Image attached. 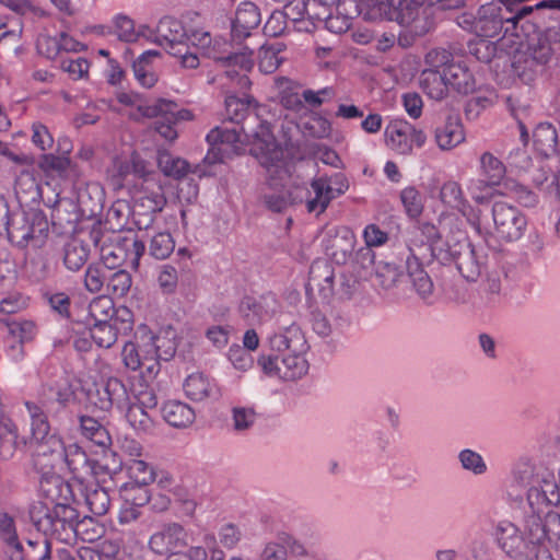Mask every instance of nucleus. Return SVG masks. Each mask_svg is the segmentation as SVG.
I'll use <instances>...</instances> for the list:
<instances>
[{"label": "nucleus", "instance_id": "obj_25", "mask_svg": "<svg viewBox=\"0 0 560 560\" xmlns=\"http://www.w3.org/2000/svg\"><path fill=\"white\" fill-rule=\"evenodd\" d=\"M90 244L79 237L68 238L61 252V259L65 268L70 272L80 271L90 257Z\"/></svg>", "mask_w": 560, "mask_h": 560}, {"label": "nucleus", "instance_id": "obj_46", "mask_svg": "<svg viewBox=\"0 0 560 560\" xmlns=\"http://www.w3.org/2000/svg\"><path fill=\"white\" fill-rule=\"evenodd\" d=\"M26 442L19 440L15 425L10 419H7L0 425V454L13 455L15 452H24Z\"/></svg>", "mask_w": 560, "mask_h": 560}, {"label": "nucleus", "instance_id": "obj_52", "mask_svg": "<svg viewBox=\"0 0 560 560\" xmlns=\"http://www.w3.org/2000/svg\"><path fill=\"white\" fill-rule=\"evenodd\" d=\"M91 338L98 347L110 348L118 339L119 334L107 323L106 318H97L90 328Z\"/></svg>", "mask_w": 560, "mask_h": 560}, {"label": "nucleus", "instance_id": "obj_27", "mask_svg": "<svg viewBox=\"0 0 560 560\" xmlns=\"http://www.w3.org/2000/svg\"><path fill=\"white\" fill-rule=\"evenodd\" d=\"M405 27L398 35V44L402 48H408L413 45L417 38H420L430 33L434 26L435 21L432 18L430 9L422 10L421 18L416 19L411 23L402 25Z\"/></svg>", "mask_w": 560, "mask_h": 560}, {"label": "nucleus", "instance_id": "obj_5", "mask_svg": "<svg viewBox=\"0 0 560 560\" xmlns=\"http://www.w3.org/2000/svg\"><path fill=\"white\" fill-rule=\"evenodd\" d=\"M49 236V222L46 214L36 209L13 212L8 238L19 248H43Z\"/></svg>", "mask_w": 560, "mask_h": 560}, {"label": "nucleus", "instance_id": "obj_43", "mask_svg": "<svg viewBox=\"0 0 560 560\" xmlns=\"http://www.w3.org/2000/svg\"><path fill=\"white\" fill-rule=\"evenodd\" d=\"M159 55L156 50H148L132 63L135 77L144 88H152L158 81L155 73L151 70V60Z\"/></svg>", "mask_w": 560, "mask_h": 560}, {"label": "nucleus", "instance_id": "obj_30", "mask_svg": "<svg viewBox=\"0 0 560 560\" xmlns=\"http://www.w3.org/2000/svg\"><path fill=\"white\" fill-rule=\"evenodd\" d=\"M545 24V20L539 23L537 31H534L528 36H521L520 38L527 39V49L524 51L527 56H529L534 61L538 63V67H542L544 69L551 60L553 55V49L550 45L548 37H541L540 31Z\"/></svg>", "mask_w": 560, "mask_h": 560}, {"label": "nucleus", "instance_id": "obj_21", "mask_svg": "<svg viewBox=\"0 0 560 560\" xmlns=\"http://www.w3.org/2000/svg\"><path fill=\"white\" fill-rule=\"evenodd\" d=\"M335 272L332 267L326 261H315L311 265L308 271V280L306 283V292H317L324 301L335 293Z\"/></svg>", "mask_w": 560, "mask_h": 560}, {"label": "nucleus", "instance_id": "obj_28", "mask_svg": "<svg viewBox=\"0 0 560 560\" xmlns=\"http://www.w3.org/2000/svg\"><path fill=\"white\" fill-rule=\"evenodd\" d=\"M40 170L52 178L73 179L78 176V168L67 156L43 154L38 162Z\"/></svg>", "mask_w": 560, "mask_h": 560}, {"label": "nucleus", "instance_id": "obj_58", "mask_svg": "<svg viewBox=\"0 0 560 560\" xmlns=\"http://www.w3.org/2000/svg\"><path fill=\"white\" fill-rule=\"evenodd\" d=\"M75 541L94 542L104 534V528L91 517L78 520L75 527Z\"/></svg>", "mask_w": 560, "mask_h": 560}, {"label": "nucleus", "instance_id": "obj_26", "mask_svg": "<svg viewBox=\"0 0 560 560\" xmlns=\"http://www.w3.org/2000/svg\"><path fill=\"white\" fill-rule=\"evenodd\" d=\"M479 172L482 177L478 180L479 187L492 188L502 183L506 167L493 153L485 151L479 158Z\"/></svg>", "mask_w": 560, "mask_h": 560}, {"label": "nucleus", "instance_id": "obj_23", "mask_svg": "<svg viewBox=\"0 0 560 560\" xmlns=\"http://www.w3.org/2000/svg\"><path fill=\"white\" fill-rule=\"evenodd\" d=\"M79 223V214L75 206L71 202L58 201L51 212V231L58 236H66L68 238L74 237Z\"/></svg>", "mask_w": 560, "mask_h": 560}, {"label": "nucleus", "instance_id": "obj_40", "mask_svg": "<svg viewBox=\"0 0 560 560\" xmlns=\"http://www.w3.org/2000/svg\"><path fill=\"white\" fill-rule=\"evenodd\" d=\"M284 49L285 45L280 42L261 45L258 52L259 70L264 73L275 72L284 60L281 56Z\"/></svg>", "mask_w": 560, "mask_h": 560}, {"label": "nucleus", "instance_id": "obj_20", "mask_svg": "<svg viewBox=\"0 0 560 560\" xmlns=\"http://www.w3.org/2000/svg\"><path fill=\"white\" fill-rule=\"evenodd\" d=\"M441 201L467 217L468 222L479 230V210H475L464 196L460 185L455 180L445 182L440 189Z\"/></svg>", "mask_w": 560, "mask_h": 560}, {"label": "nucleus", "instance_id": "obj_18", "mask_svg": "<svg viewBox=\"0 0 560 560\" xmlns=\"http://www.w3.org/2000/svg\"><path fill=\"white\" fill-rule=\"evenodd\" d=\"M158 45L164 47L168 54H182L187 31L182 22L172 16L162 18L156 27Z\"/></svg>", "mask_w": 560, "mask_h": 560}, {"label": "nucleus", "instance_id": "obj_37", "mask_svg": "<svg viewBox=\"0 0 560 560\" xmlns=\"http://www.w3.org/2000/svg\"><path fill=\"white\" fill-rule=\"evenodd\" d=\"M303 16L302 10L296 8H290V5H284L283 11L275 10L266 24L264 25V33L267 36L278 37L283 34L288 26V20L292 22L298 21Z\"/></svg>", "mask_w": 560, "mask_h": 560}, {"label": "nucleus", "instance_id": "obj_45", "mask_svg": "<svg viewBox=\"0 0 560 560\" xmlns=\"http://www.w3.org/2000/svg\"><path fill=\"white\" fill-rule=\"evenodd\" d=\"M512 67L514 74L525 84L533 83L545 71L542 67H538V63L525 52L517 54L514 57Z\"/></svg>", "mask_w": 560, "mask_h": 560}, {"label": "nucleus", "instance_id": "obj_63", "mask_svg": "<svg viewBox=\"0 0 560 560\" xmlns=\"http://www.w3.org/2000/svg\"><path fill=\"white\" fill-rule=\"evenodd\" d=\"M504 186L509 194L523 207L533 208L538 203V196L526 186L515 180H506Z\"/></svg>", "mask_w": 560, "mask_h": 560}, {"label": "nucleus", "instance_id": "obj_22", "mask_svg": "<svg viewBox=\"0 0 560 560\" xmlns=\"http://www.w3.org/2000/svg\"><path fill=\"white\" fill-rule=\"evenodd\" d=\"M499 547L511 558L518 559L528 550L525 539L518 528L509 521H501L495 528Z\"/></svg>", "mask_w": 560, "mask_h": 560}, {"label": "nucleus", "instance_id": "obj_1", "mask_svg": "<svg viewBox=\"0 0 560 560\" xmlns=\"http://www.w3.org/2000/svg\"><path fill=\"white\" fill-rule=\"evenodd\" d=\"M546 20L538 0H497L481 5L475 21V33L492 38L511 35L528 36Z\"/></svg>", "mask_w": 560, "mask_h": 560}, {"label": "nucleus", "instance_id": "obj_53", "mask_svg": "<svg viewBox=\"0 0 560 560\" xmlns=\"http://www.w3.org/2000/svg\"><path fill=\"white\" fill-rule=\"evenodd\" d=\"M0 329L7 331L10 339L26 342L34 338L36 326L31 320H12L0 323Z\"/></svg>", "mask_w": 560, "mask_h": 560}, {"label": "nucleus", "instance_id": "obj_24", "mask_svg": "<svg viewBox=\"0 0 560 560\" xmlns=\"http://www.w3.org/2000/svg\"><path fill=\"white\" fill-rule=\"evenodd\" d=\"M270 347L280 353H306L308 345L301 328L292 324L283 329L282 332L275 334L270 338Z\"/></svg>", "mask_w": 560, "mask_h": 560}, {"label": "nucleus", "instance_id": "obj_35", "mask_svg": "<svg viewBox=\"0 0 560 560\" xmlns=\"http://www.w3.org/2000/svg\"><path fill=\"white\" fill-rule=\"evenodd\" d=\"M158 166L165 176L172 177L174 179H182L189 172L197 174L199 177L203 175V173L199 170V166L190 171V165L186 160L179 156H174L166 150H161L158 152Z\"/></svg>", "mask_w": 560, "mask_h": 560}, {"label": "nucleus", "instance_id": "obj_56", "mask_svg": "<svg viewBox=\"0 0 560 560\" xmlns=\"http://www.w3.org/2000/svg\"><path fill=\"white\" fill-rule=\"evenodd\" d=\"M127 250L126 245L120 243L101 245L102 265L109 270L120 267L126 261Z\"/></svg>", "mask_w": 560, "mask_h": 560}, {"label": "nucleus", "instance_id": "obj_54", "mask_svg": "<svg viewBox=\"0 0 560 560\" xmlns=\"http://www.w3.org/2000/svg\"><path fill=\"white\" fill-rule=\"evenodd\" d=\"M40 488L52 501L58 500L62 497L65 500L68 499L63 491L70 493V487L63 482V479L58 472L48 474L45 472L40 479Z\"/></svg>", "mask_w": 560, "mask_h": 560}, {"label": "nucleus", "instance_id": "obj_33", "mask_svg": "<svg viewBox=\"0 0 560 560\" xmlns=\"http://www.w3.org/2000/svg\"><path fill=\"white\" fill-rule=\"evenodd\" d=\"M535 150L542 156L549 158L559 151V135L550 122H540L533 131Z\"/></svg>", "mask_w": 560, "mask_h": 560}, {"label": "nucleus", "instance_id": "obj_62", "mask_svg": "<svg viewBox=\"0 0 560 560\" xmlns=\"http://www.w3.org/2000/svg\"><path fill=\"white\" fill-rule=\"evenodd\" d=\"M85 502L92 513L104 515L110 506V498L104 488H94L88 490Z\"/></svg>", "mask_w": 560, "mask_h": 560}, {"label": "nucleus", "instance_id": "obj_36", "mask_svg": "<svg viewBox=\"0 0 560 560\" xmlns=\"http://www.w3.org/2000/svg\"><path fill=\"white\" fill-rule=\"evenodd\" d=\"M161 413L163 419L175 428H186L190 425L196 418L194 409L178 400L165 402L161 409Z\"/></svg>", "mask_w": 560, "mask_h": 560}, {"label": "nucleus", "instance_id": "obj_49", "mask_svg": "<svg viewBox=\"0 0 560 560\" xmlns=\"http://www.w3.org/2000/svg\"><path fill=\"white\" fill-rule=\"evenodd\" d=\"M175 249V241L170 232H158L150 237L148 252L155 259H166Z\"/></svg>", "mask_w": 560, "mask_h": 560}, {"label": "nucleus", "instance_id": "obj_3", "mask_svg": "<svg viewBox=\"0 0 560 560\" xmlns=\"http://www.w3.org/2000/svg\"><path fill=\"white\" fill-rule=\"evenodd\" d=\"M432 257L441 264L454 262L467 281H476L486 264V255L469 241L465 231L450 229L444 243L432 246Z\"/></svg>", "mask_w": 560, "mask_h": 560}, {"label": "nucleus", "instance_id": "obj_47", "mask_svg": "<svg viewBox=\"0 0 560 560\" xmlns=\"http://www.w3.org/2000/svg\"><path fill=\"white\" fill-rule=\"evenodd\" d=\"M177 332L172 326L160 329L159 334H154V340L158 348V358L163 361H170L176 353Z\"/></svg>", "mask_w": 560, "mask_h": 560}, {"label": "nucleus", "instance_id": "obj_11", "mask_svg": "<svg viewBox=\"0 0 560 560\" xmlns=\"http://www.w3.org/2000/svg\"><path fill=\"white\" fill-rule=\"evenodd\" d=\"M491 212L498 237L506 242H514L522 237L527 226V219L516 207L497 201Z\"/></svg>", "mask_w": 560, "mask_h": 560}, {"label": "nucleus", "instance_id": "obj_41", "mask_svg": "<svg viewBox=\"0 0 560 560\" xmlns=\"http://www.w3.org/2000/svg\"><path fill=\"white\" fill-rule=\"evenodd\" d=\"M105 390V396L101 400V410L107 411L114 404L122 406L128 401V392L125 384L117 377H108L101 383Z\"/></svg>", "mask_w": 560, "mask_h": 560}, {"label": "nucleus", "instance_id": "obj_48", "mask_svg": "<svg viewBox=\"0 0 560 560\" xmlns=\"http://www.w3.org/2000/svg\"><path fill=\"white\" fill-rule=\"evenodd\" d=\"M125 466L127 476L136 485H149L159 476L148 463L139 458H131Z\"/></svg>", "mask_w": 560, "mask_h": 560}, {"label": "nucleus", "instance_id": "obj_60", "mask_svg": "<svg viewBox=\"0 0 560 560\" xmlns=\"http://www.w3.org/2000/svg\"><path fill=\"white\" fill-rule=\"evenodd\" d=\"M148 485L127 483L120 490L124 502L133 506L142 508L150 502Z\"/></svg>", "mask_w": 560, "mask_h": 560}, {"label": "nucleus", "instance_id": "obj_32", "mask_svg": "<svg viewBox=\"0 0 560 560\" xmlns=\"http://www.w3.org/2000/svg\"><path fill=\"white\" fill-rule=\"evenodd\" d=\"M447 85L460 94L472 93L476 81L465 62H452L444 68Z\"/></svg>", "mask_w": 560, "mask_h": 560}, {"label": "nucleus", "instance_id": "obj_15", "mask_svg": "<svg viewBox=\"0 0 560 560\" xmlns=\"http://www.w3.org/2000/svg\"><path fill=\"white\" fill-rule=\"evenodd\" d=\"M188 534L183 525L176 522L163 524L149 539V548L156 555L176 553L188 545Z\"/></svg>", "mask_w": 560, "mask_h": 560}, {"label": "nucleus", "instance_id": "obj_51", "mask_svg": "<svg viewBox=\"0 0 560 560\" xmlns=\"http://www.w3.org/2000/svg\"><path fill=\"white\" fill-rule=\"evenodd\" d=\"M349 268H351L354 272L358 273V277H363L368 279L375 269V254L372 248L369 246H363L359 248L354 255Z\"/></svg>", "mask_w": 560, "mask_h": 560}, {"label": "nucleus", "instance_id": "obj_9", "mask_svg": "<svg viewBox=\"0 0 560 560\" xmlns=\"http://www.w3.org/2000/svg\"><path fill=\"white\" fill-rule=\"evenodd\" d=\"M207 140L209 142H220L231 144L235 151H238L241 147L238 144L249 143L254 144L252 151L254 154L258 155L259 153L266 160L270 156L271 160L278 159L282 155L281 150L278 149V145L270 135V138L260 137L259 139H255L254 137L246 138L244 132L241 130V125H235L232 128L229 127H215L213 128L207 136Z\"/></svg>", "mask_w": 560, "mask_h": 560}, {"label": "nucleus", "instance_id": "obj_14", "mask_svg": "<svg viewBox=\"0 0 560 560\" xmlns=\"http://www.w3.org/2000/svg\"><path fill=\"white\" fill-rule=\"evenodd\" d=\"M322 246L332 261L345 265L353 255L355 236L347 226H329L324 231Z\"/></svg>", "mask_w": 560, "mask_h": 560}, {"label": "nucleus", "instance_id": "obj_39", "mask_svg": "<svg viewBox=\"0 0 560 560\" xmlns=\"http://www.w3.org/2000/svg\"><path fill=\"white\" fill-rule=\"evenodd\" d=\"M184 390L188 398L201 401L217 394L215 386L201 373L189 375L184 383Z\"/></svg>", "mask_w": 560, "mask_h": 560}, {"label": "nucleus", "instance_id": "obj_4", "mask_svg": "<svg viewBox=\"0 0 560 560\" xmlns=\"http://www.w3.org/2000/svg\"><path fill=\"white\" fill-rule=\"evenodd\" d=\"M31 520L38 532L57 540L71 545L75 542V524L79 514L77 510L63 502H57L52 508L42 503L31 510Z\"/></svg>", "mask_w": 560, "mask_h": 560}, {"label": "nucleus", "instance_id": "obj_29", "mask_svg": "<svg viewBox=\"0 0 560 560\" xmlns=\"http://www.w3.org/2000/svg\"><path fill=\"white\" fill-rule=\"evenodd\" d=\"M410 135H412V125L402 119L392 120L385 130L387 144L400 154L411 152Z\"/></svg>", "mask_w": 560, "mask_h": 560}, {"label": "nucleus", "instance_id": "obj_44", "mask_svg": "<svg viewBox=\"0 0 560 560\" xmlns=\"http://www.w3.org/2000/svg\"><path fill=\"white\" fill-rule=\"evenodd\" d=\"M104 192L97 184H88L80 188L78 192V202L82 211H88L90 215L96 214L103 208Z\"/></svg>", "mask_w": 560, "mask_h": 560}, {"label": "nucleus", "instance_id": "obj_10", "mask_svg": "<svg viewBox=\"0 0 560 560\" xmlns=\"http://www.w3.org/2000/svg\"><path fill=\"white\" fill-rule=\"evenodd\" d=\"M261 164L267 168V183L270 188L276 189L278 186L284 185L288 171L282 165L281 155L273 160L268 156ZM262 201L270 211L283 212L290 205L295 202V199L292 198V194L289 190L282 189L265 192L262 195Z\"/></svg>", "mask_w": 560, "mask_h": 560}, {"label": "nucleus", "instance_id": "obj_50", "mask_svg": "<svg viewBox=\"0 0 560 560\" xmlns=\"http://www.w3.org/2000/svg\"><path fill=\"white\" fill-rule=\"evenodd\" d=\"M132 285V277L130 272L125 269L116 271L109 270L107 273L106 288L107 291L115 298H124L130 291Z\"/></svg>", "mask_w": 560, "mask_h": 560}, {"label": "nucleus", "instance_id": "obj_19", "mask_svg": "<svg viewBox=\"0 0 560 560\" xmlns=\"http://www.w3.org/2000/svg\"><path fill=\"white\" fill-rule=\"evenodd\" d=\"M406 257L407 275L410 279L412 288L423 301H428L434 291L431 277L423 268L422 257L416 253L413 247L408 246Z\"/></svg>", "mask_w": 560, "mask_h": 560}, {"label": "nucleus", "instance_id": "obj_38", "mask_svg": "<svg viewBox=\"0 0 560 560\" xmlns=\"http://www.w3.org/2000/svg\"><path fill=\"white\" fill-rule=\"evenodd\" d=\"M420 83L423 91L433 100L440 101L446 96L447 82L445 70L425 69L420 77Z\"/></svg>", "mask_w": 560, "mask_h": 560}, {"label": "nucleus", "instance_id": "obj_57", "mask_svg": "<svg viewBox=\"0 0 560 560\" xmlns=\"http://www.w3.org/2000/svg\"><path fill=\"white\" fill-rule=\"evenodd\" d=\"M108 269L102 264H91L84 275V287L91 293L100 292L106 284Z\"/></svg>", "mask_w": 560, "mask_h": 560}, {"label": "nucleus", "instance_id": "obj_12", "mask_svg": "<svg viewBox=\"0 0 560 560\" xmlns=\"http://www.w3.org/2000/svg\"><path fill=\"white\" fill-rule=\"evenodd\" d=\"M203 54L221 68L240 67V70L247 72L254 66L253 48L245 45L236 50L231 43L221 38L211 40Z\"/></svg>", "mask_w": 560, "mask_h": 560}, {"label": "nucleus", "instance_id": "obj_34", "mask_svg": "<svg viewBox=\"0 0 560 560\" xmlns=\"http://www.w3.org/2000/svg\"><path fill=\"white\" fill-rule=\"evenodd\" d=\"M464 140V129L458 116H448L445 122L435 129V141L442 150H451Z\"/></svg>", "mask_w": 560, "mask_h": 560}, {"label": "nucleus", "instance_id": "obj_16", "mask_svg": "<svg viewBox=\"0 0 560 560\" xmlns=\"http://www.w3.org/2000/svg\"><path fill=\"white\" fill-rule=\"evenodd\" d=\"M0 544L7 560H25V549L18 532L16 518L0 510Z\"/></svg>", "mask_w": 560, "mask_h": 560}, {"label": "nucleus", "instance_id": "obj_13", "mask_svg": "<svg viewBox=\"0 0 560 560\" xmlns=\"http://www.w3.org/2000/svg\"><path fill=\"white\" fill-rule=\"evenodd\" d=\"M311 186L314 190V197H307L306 209L317 215L323 213L330 201L345 194L349 188V183L345 174L338 173L331 177H319L313 179Z\"/></svg>", "mask_w": 560, "mask_h": 560}, {"label": "nucleus", "instance_id": "obj_31", "mask_svg": "<svg viewBox=\"0 0 560 560\" xmlns=\"http://www.w3.org/2000/svg\"><path fill=\"white\" fill-rule=\"evenodd\" d=\"M138 110L144 117H158L159 114L167 115L168 119H173L176 124L192 118L190 110L178 108L175 102L164 98L156 100L152 104L139 105Z\"/></svg>", "mask_w": 560, "mask_h": 560}, {"label": "nucleus", "instance_id": "obj_55", "mask_svg": "<svg viewBox=\"0 0 560 560\" xmlns=\"http://www.w3.org/2000/svg\"><path fill=\"white\" fill-rule=\"evenodd\" d=\"M25 407L32 420L31 427L33 436L36 440H43L50 430L46 413L43 411L42 407L35 402L26 401Z\"/></svg>", "mask_w": 560, "mask_h": 560}, {"label": "nucleus", "instance_id": "obj_42", "mask_svg": "<svg viewBox=\"0 0 560 560\" xmlns=\"http://www.w3.org/2000/svg\"><path fill=\"white\" fill-rule=\"evenodd\" d=\"M305 353H280L281 377L285 380H295L307 372L308 363L304 358Z\"/></svg>", "mask_w": 560, "mask_h": 560}, {"label": "nucleus", "instance_id": "obj_17", "mask_svg": "<svg viewBox=\"0 0 560 560\" xmlns=\"http://www.w3.org/2000/svg\"><path fill=\"white\" fill-rule=\"evenodd\" d=\"M261 22V15L258 7L254 2H242L231 24L232 42L242 45V43L252 36Z\"/></svg>", "mask_w": 560, "mask_h": 560}, {"label": "nucleus", "instance_id": "obj_59", "mask_svg": "<svg viewBox=\"0 0 560 560\" xmlns=\"http://www.w3.org/2000/svg\"><path fill=\"white\" fill-rule=\"evenodd\" d=\"M156 282L163 294H174L178 287V272L170 264L160 266L156 270Z\"/></svg>", "mask_w": 560, "mask_h": 560}, {"label": "nucleus", "instance_id": "obj_6", "mask_svg": "<svg viewBox=\"0 0 560 560\" xmlns=\"http://www.w3.org/2000/svg\"><path fill=\"white\" fill-rule=\"evenodd\" d=\"M253 103L254 98L248 95L244 98L228 95L224 102L226 118L237 126L241 125V130L246 138H270V125L258 119L256 106H253Z\"/></svg>", "mask_w": 560, "mask_h": 560}, {"label": "nucleus", "instance_id": "obj_7", "mask_svg": "<svg viewBox=\"0 0 560 560\" xmlns=\"http://www.w3.org/2000/svg\"><path fill=\"white\" fill-rule=\"evenodd\" d=\"M59 468H68L80 482L90 478L105 482L122 470L121 457H61Z\"/></svg>", "mask_w": 560, "mask_h": 560}, {"label": "nucleus", "instance_id": "obj_2", "mask_svg": "<svg viewBox=\"0 0 560 560\" xmlns=\"http://www.w3.org/2000/svg\"><path fill=\"white\" fill-rule=\"evenodd\" d=\"M515 477L528 486L527 501L534 515L527 522L529 546H544L547 530L541 523V515L560 502V493L552 470L544 465L524 460L515 470Z\"/></svg>", "mask_w": 560, "mask_h": 560}, {"label": "nucleus", "instance_id": "obj_8", "mask_svg": "<svg viewBox=\"0 0 560 560\" xmlns=\"http://www.w3.org/2000/svg\"><path fill=\"white\" fill-rule=\"evenodd\" d=\"M368 11L364 12V20L395 21L399 25L411 23L421 18L423 7L422 0H368Z\"/></svg>", "mask_w": 560, "mask_h": 560}, {"label": "nucleus", "instance_id": "obj_64", "mask_svg": "<svg viewBox=\"0 0 560 560\" xmlns=\"http://www.w3.org/2000/svg\"><path fill=\"white\" fill-rule=\"evenodd\" d=\"M376 283L383 289L393 288L401 276L394 264L378 262L374 269Z\"/></svg>", "mask_w": 560, "mask_h": 560}, {"label": "nucleus", "instance_id": "obj_61", "mask_svg": "<svg viewBox=\"0 0 560 560\" xmlns=\"http://www.w3.org/2000/svg\"><path fill=\"white\" fill-rule=\"evenodd\" d=\"M285 542H290V535L285 533L278 535L276 540L265 545L260 552L259 560H287L288 551Z\"/></svg>", "mask_w": 560, "mask_h": 560}]
</instances>
